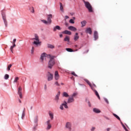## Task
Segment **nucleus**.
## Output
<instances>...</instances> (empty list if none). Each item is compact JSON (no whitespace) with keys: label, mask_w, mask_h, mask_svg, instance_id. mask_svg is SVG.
I'll return each instance as SVG.
<instances>
[{"label":"nucleus","mask_w":131,"mask_h":131,"mask_svg":"<svg viewBox=\"0 0 131 131\" xmlns=\"http://www.w3.org/2000/svg\"><path fill=\"white\" fill-rule=\"evenodd\" d=\"M44 89H45V91H47V84L45 85Z\"/></svg>","instance_id":"45"},{"label":"nucleus","mask_w":131,"mask_h":131,"mask_svg":"<svg viewBox=\"0 0 131 131\" xmlns=\"http://www.w3.org/2000/svg\"><path fill=\"white\" fill-rule=\"evenodd\" d=\"M70 23H71L72 24H74V20L72 19H71L70 20Z\"/></svg>","instance_id":"38"},{"label":"nucleus","mask_w":131,"mask_h":131,"mask_svg":"<svg viewBox=\"0 0 131 131\" xmlns=\"http://www.w3.org/2000/svg\"><path fill=\"white\" fill-rule=\"evenodd\" d=\"M69 18V16H66V19H68Z\"/></svg>","instance_id":"51"},{"label":"nucleus","mask_w":131,"mask_h":131,"mask_svg":"<svg viewBox=\"0 0 131 131\" xmlns=\"http://www.w3.org/2000/svg\"><path fill=\"white\" fill-rule=\"evenodd\" d=\"M2 15L5 26L6 27H8V21H7V19L6 18V14L4 12V10L2 11Z\"/></svg>","instance_id":"5"},{"label":"nucleus","mask_w":131,"mask_h":131,"mask_svg":"<svg viewBox=\"0 0 131 131\" xmlns=\"http://www.w3.org/2000/svg\"><path fill=\"white\" fill-rule=\"evenodd\" d=\"M94 37L95 38V40H97V39H98V38H99V36L98 35V32H97L96 31H94Z\"/></svg>","instance_id":"19"},{"label":"nucleus","mask_w":131,"mask_h":131,"mask_svg":"<svg viewBox=\"0 0 131 131\" xmlns=\"http://www.w3.org/2000/svg\"><path fill=\"white\" fill-rule=\"evenodd\" d=\"M93 111L95 113H101V111H100V110H99L98 108H94Z\"/></svg>","instance_id":"28"},{"label":"nucleus","mask_w":131,"mask_h":131,"mask_svg":"<svg viewBox=\"0 0 131 131\" xmlns=\"http://www.w3.org/2000/svg\"><path fill=\"white\" fill-rule=\"evenodd\" d=\"M114 116H115V117H116V118L118 119V120H119L120 121V118H119V117H118V116H117V115L115 114H113Z\"/></svg>","instance_id":"32"},{"label":"nucleus","mask_w":131,"mask_h":131,"mask_svg":"<svg viewBox=\"0 0 131 131\" xmlns=\"http://www.w3.org/2000/svg\"><path fill=\"white\" fill-rule=\"evenodd\" d=\"M16 39H14L13 42H12V43H15V42H16Z\"/></svg>","instance_id":"46"},{"label":"nucleus","mask_w":131,"mask_h":131,"mask_svg":"<svg viewBox=\"0 0 131 131\" xmlns=\"http://www.w3.org/2000/svg\"><path fill=\"white\" fill-rule=\"evenodd\" d=\"M55 84H56V85H57L58 86H60V84H59V82H58V81H56L55 82Z\"/></svg>","instance_id":"41"},{"label":"nucleus","mask_w":131,"mask_h":131,"mask_svg":"<svg viewBox=\"0 0 131 131\" xmlns=\"http://www.w3.org/2000/svg\"><path fill=\"white\" fill-rule=\"evenodd\" d=\"M38 121V118L37 117H35V119H34V122L35 123H37V122Z\"/></svg>","instance_id":"34"},{"label":"nucleus","mask_w":131,"mask_h":131,"mask_svg":"<svg viewBox=\"0 0 131 131\" xmlns=\"http://www.w3.org/2000/svg\"><path fill=\"white\" fill-rule=\"evenodd\" d=\"M84 5L85 7L88 9V11L90 12L91 13L93 12V7H92V5L89 2H86L84 0H82Z\"/></svg>","instance_id":"2"},{"label":"nucleus","mask_w":131,"mask_h":131,"mask_svg":"<svg viewBox=\"0 0 131 131\" xmlns=\"http://www.w3.org/2000/svg\"><path fill=\"white\" fill-rule=\"evenodd\" d=\"M88 105H89V107H91V102H90V101H88Z\"/></svg>","instance_id":"48"},{"label":"nucleus","mask_w":131,"mask_h":131,"mask_svg":"<svg viewBox=\"0 0 131 131\" xmlns=\"http://www.w3.org/2000/svg\"><path fill=\"white\" fill-rule=\"evenodd\" d=\"M49 116L51 118V120H53V119H54V114L53 113H52V112L49 111Z\"/></svg>","instance_id":"21"},{"label":"nucleus","mask_w":131,"mask_h":131,"mask_svg":"<svg viewBox=\"0 0 131 131\" xmlns=\"http://www.w3.org/2000/svg\"><path fill=\"white\" fill-rule=\"evenodd\" d=\"M59 5H60V11L61 12H64V9H63V4H62L61 3H60Z\"/></svg>","instance_id":"26"},{"label":"nucleus","mask_w":131,"mask_h":131,"mask_svg":"<svg viewBox=\"0 0 131 131\" xmlns=\"http://www.w3.org/2000/svg\"><path fill=\"white\" fill-rule=\"evenodd\" d=\"M54 78L55 80H58L59 78H60V75H59V73L57 71L55 72Z\"/></svg>","instance_id":"12"},{"label":"nucleus","mask_w":131,"mask_h":131,"mask_svg":"<svg viewBox=\"0 0 131 131\" xmlns=\"http://www.w3.org/2000/svg\"><path fill=\"white\" fill-rule=\"evenodd\" d=\"M75 47H77V45H76Z\"/></svg>","instance_id":"57"},{"label":"nucleus","mask_w":131,"mask_h":131,"mask_svg":"<svg viewBox=\"0 0 131 131\" xmlns=\"http://www.w3.org/2000/svg\"><path fill=\"white\" fill-rule=\"evenodd\" d=\"M34 53V47H32V49L31 50V54L32 55H33Z\"/></svg>","instance_id":"33"},{"label":"nucleus","mask_w":131,"mask_h":131,"mask_svg":"<svg viewBox=\"0 0 131 131\" xmlns=\"http://www.w3.org/2000/svg\"><path fill=\"white\" fill-rule=\"evenodd\" d=\"M124 128L126 131H128V130H127V129L126 128V127H125V126H124Z\"/></svg>","instance_id":"49"},{"label":"nucleus","mask_w":131,"mask_h":131,"mask_svg":"<svg viewBox=\"0 0 131 131\" xmlns=\"http://www.w3.org/2000/svg\"><path fill=\"white\" fill-rule=\"evenodd\" d=\"M64 41H68L69 42L70 40V38L68 36H66L64 39Z\"/></svg>","instance_id":"29"},{"label":"nucleus","mask_w":131,"mask_h":131,"mask_svg":"<svg viewBox=\"0 0 131 131\" xmlns=\"http://www.w3.org/2000/svg\"><path fill=\"white\" fill-rule=\"evenodd\" d=\"M60 92H58V93H57V95H56V96H55V101H56L57 102H58V101H59V97H60Z\"/></svg>","instance_id":"20"},{"label":"nucleus","mask_w":131,"mask_h":131,"mask_svg":"<svg viewBox=\"0 0 131 131\" xmlns=\"http://www.w3.org/2000/svg\"><path fill=\"white\" fill-rule=\"evenodd\" d=\"M51 122V120H48L47 122V127H46V129L47 130H49V129H51V128H52V124H51L50 123Z\"/></svg>","instance_id":"9"},{"label":"nucleus","mask_w":131,"mask_h":131,"mask_svg":"<svg viewBox=\"0 0 131 131\" xmlns=\"http://www.w3.org/2000/svg\"><path fill=\"white\" fill-rule=\"evenodd\" d=\"M104 101L105 102H106V103H107V104H109V101H108V99H107L106 98H104Z\"/></svg>","instance_id":"43"},{"label":"nucleus","mask_w":131,"mask_h":131,"mask_svg":"<svg viewBox=\"0 0 131 131\" xmlns=\"http://www.w3.org/2000/svg\"><path fill=\"white\" fill-rule=\"evenodd\" d=\"M85 32L86 33H89V34H92V33H93V32L92 31V29L91 28H86Z\"/></svg>","instance_id":"18"},{"label":"nucleus","mask_w":131,"mask_h":131,"mask_svg":"<svg viewBox=\"0 0 131 131\" xmlns=\"http://www.w3.org/2000/svg\"><path fill=\"white\" fill-rule=\"evenodd\" d=\"M74 102V98L73 97H69L67 103L70 104V103H73Z\"/></svg>","instance_id":"14"},{"label":"nucleus","mask_w":131,"mask_h":131,"mask_svg":"<svg viewBox=\"0 0 131 131\" xmlns=\"http://www.w3.org/2000/svg\"><path fill=\"white\" fill-rule=\"evenodd\" d=\"M76 51H78V50H76Z\"/></svg>","instance_id":"58"},{"label":"nucleus","mask_w":131,"mask_h":131,"mask_svg":"<svg viewBox=\"0 0 131 131\" xmlns=\"http://www.w3.org/2000/svg\"><path fill=\"white\" fill-rule=\"evenodd\" d=\"M47 56H48V55H47V53H43L41 54L40 60H41V62H42V63L43 62V60L47 58Z\"/></svg>","instance_id":"10"},{"label":"nucleus","mask_w":131,"mask_h":131,"mask_svg":"<svg viewBox=\"0 0 131 131\" xmlns=\"http://www.w3.org/2000/svg\"><path fill=\"white\" fill-rule=\"evenodd\" d=\"M95 93L96 96H97V98H98L99 100H100V99H101L100 98V95H99V93H98V91H96V90H95L94 87H93V89H92Z\"/></svg>","instance_id":"17"},{"label":"nucleus","mask_w":131,"mask_h":131,"mask_svg":"<svg viewBox=\"0 0 131 131\" xmlns=\"http://www.w3.org/2000/svg\"><path fill=\"white\" fill-rule=\"evenodd\" d=\"M9 76L8 74H6L4 76L5 79H9Z\"/></svg>","instance_id":"35"},{"label":"nucleus","mask_w":131,"mask_h":131,"mask_svg":"<svg viewBox=\"0 0 131 131\" xmlns=\"http://www.w3.org/2000/svg\"><path fill=\"white\" fill-rule=\"evenodd\" d=\"M66 25H68V24H66Z\"/></svg>","instance_id":"56"},{"label":"nucleus","mask_w":131,"mask_h":131,"mask_svg":"<svg viewBox=\"0 0 131 131\" xmlns=\"http://www.w3.org/2000/svg\"><path fill=\"white\" fill-rule=\"evenodd\" d=\"M77 95L76 93H74L73 95L71 96L72 97H73L74 99V97H75Z\"/></svg>","instance_id":"40"},{"label":"nucleus","mask_w":131,"mask_h":131,"mask_svg":"<svg viewBox=\"0 0 131 131\" xmlns=\"http://www.w3.org/2000/svg\"><path fill=\"white\" fill-rule=\"evenodd\" d=\"M33 40H35L36 41H34L33 42V45H35L37 47L38 45L40 46V43H41V42L39 41V37H38V35H37V34H35V38L32 39Z\"/></svg>","instance_id":"4"},{"label":"nucleus","mask_w":131,"mask_h":131,"mask_svg":"<svg viewBox=\"0 0 131 131\" xmlns=\"http://www.w3.org/2000/svg\"><path fill=\"white\" fill-rule=\"evenodd\" d=\"M18 80H19V77H15L13 82H17Z\"/></svg>","instance_id":"36"},{"label":"nucleus","mask_w":131,"mask_h":131,"mask_svg":"<svg viewBox=\"0 0 131 131\" xmlns=\"http://www.w3.org/2000/svg\"><path fill=\"white\" fill-rule=\"evenodd\" d=\"M19 103H21V100L20 99H19Z\"/></svg>","instance_id":"55"},{"label":"nucleus","mask_w":131,"mask_h":131,"mask_svg":"<svg viewBox=\"0 0 131 131\" xmlns=\"http://www.w3.org/2000/svg\"><path fill=\"white\" fill-rule=\"evenodd\" d=\"M71 74H72V75H74V76L77 77V75H76V74H75V72H72Z\"/></svg>","instance_id":"39"},{"label":"nucleus","mask_w":131,"mask_h":131,"mask_svg":"<svg viewBox=\"0 0 131 131\" xmlns=\"http://www.w3.org/2000/svg\"><path fill=\"white\" fill-rule=\"evenodd\" d=\"M54 65H55V59H54L53 56H51L48 63V68L52 69Z\"/></svg>","instance_id":"3"},{"label":"nucleus","mask_w":131,"mask_h":131,"mask_svg":"<svg viewBox=\"0 0 131 131\" xmlns=\"http://www.w3.org/2000/svg\"><path fill=\"white\" fill-rule=\"evenodd\" d=\"M68 29H69V30H71V31H74V32H75L76 31V30H77V29H76L75 27H73V26L69 27Z\"/></svg>","instance_id":"16"},{"label":"nucleus","mask_w":131,"mask_h":131,"mask_svg":"<svg viewBox=\"0 0 131 131\" xmlns=\"http://www.w3.org/2000/svg\"><path fill=\"white\" fill-rule=\"evenodd\" d=\"M61 30V28L59 26H56L53 28V31H56V30Z\"/></svg>","instance_id":"23"},{"label":"nucleus","mask_w":131,"mask_h":131,"mask_svg":"<svg viewBox=\"0 0 131 131\" xmlns=\"http://www.w3.org/2000/svg\"><path fill=\"white\" fill-rule=\"evenodd\" d=\"M13 45L11 46L10 48V50L12 53H13V49H14V48H15V47H16V44L15 43H13Z\"/></svg>","instance_id":"24"},{"label":"nucleus","mask_w":131,"mask_h":131,"mask_svg":"<svg viewBox=\"0 0 131 131\" xmlns=\"http://www.w3.org/2000/svg\"><path fill=\"white\" fill-rule=\"evenodd\" d=\"M48 81H51V80H53V78H54V76L53 74H51V73L48 72L47 74Z\"/></svg>","instance_id":"8"},{"label":"nucleus","mask_w":131,"mask_h":131,"mask_svg":"<svg viewBox=\"0 0 131 131\" xmlns=\"http://www.w3.org/2000/svg\"><path fill=\"white\" fill-rule=\"evenodd\" d=\"M74 39L75 41H77V40H78V39H79V36L78 35V33H75V34L74 35Z\"/></svg>","instance_id":"15"},{"label":"nucleus","mask_w":131,"mask_h":131,"mask_svg":"<svg viewBox=\"0 0 131 131\" xmlns=\"http://www.w3.org/2000/svg\"><path fill=\"white\" fill-rule=\"evenodd\" d=\"M63 34H68V35H71V32L68 30H65L64 31L62 32Z\"/></svg>","instance_id":"22"},{"label":"nucleus","mask_w":131,"mask_h":131,"mask_svg":"<svg viewBox=\"0 0 131 131\" xmlns=\"http://www.w3.org/2000/svg\"><path fill=\"white\" fill-rule=\"evenodd\" d=\"M95 129H96V127H93L92 128V129H91V130H92V131H94Z\"/></svg>","instance_id":"44"},{"label":"nucleus","mask_w":131,"mask_h":131,"mask_svg":"<svg viewBox=\"0 0 131 131\" xmlns=\"http://www.w3.org/2000/svg\"><path fill=\"white\" fill-rule=\"evenodd\" d=\"M66 51H67V52H74V51H73V50H72V49L71 48H66Z\"/></svg>","instance_id":"31"},{"label":"nucleus","mask_w":131,"mask_h":131,"mask_svg":"<svg viewBox=\"0 0 131 131\" xmlns=\"http://www.w3.org/2000/svg\"><path fill=\"white\" fill-rule=\"evenodd\" d=\"M47 47L49 49H54L55 46L52 44H48Z\"/></svg>","instance_id":"25"},{"label":"nucleus","mask_w":131,"mask_h":131,"mask_svg":"<svg viewBox=\"0 0 131 131\" xmlns=\"http://www.w3.org/2000/svg\"><path fill=\"white\" fill-rule=\"evenodd\" d=\"M59 36H60V37H63V35L62 34H60Z\"/></svg>","instance_id":"53"},{"label":"nucleus","mask_w":131,"mask_h":131,"mask_svg":"<svg viewBox=\"0 0 131 131\" xmlns=\"http://www.w3.org/2000/svg\"><path fill=\"white\" fill-rule=\"evenodd\" d=\"M84 81H85V82H86V83H88L89 84V85L90 86L91 89L92 90H94V87L95 88H97V86L96 85V84H93V85L91 83V82H90V81H89V80L85 79H84Z\"/></svg>","instance_id":"6"},{"label":"nucleus","mask_w":131,"mask_h":131,"mask_svg":"<svg viewBox=\"0 0 131 131\" xmlns=\"http://www.w3.org/2000/svg\"><path fill=\"white\" fill-rule=\"evenodd\" d=\"M63 97H65L66 98H68L69 97V95L67 92L63 93Z\"/></svg>","instance_id":"30"},{"label":"nucleus","mask_w":131,"mask_h":131,"mask_svg":"<svg viewBox=\"0 0 131 131\" xmlns=\"http://www.w3.org/2000/svg\"><path fill=\"white\" fill-rule=\"evenodd\" d=\"M17 94L19 96V98L22 99V87L19 86L17 90Z\"/></svg>","instance_id":"11"},{"label":"nucleus","mask_w":131,"mask_h":131,"mask_svg":"<svg viewBox=\"0 0 131 131\" xmlns=\"http://www.w3.org/2000/svg\"><path fill=\"white\" fill-rule=\"evenodd\" d=\"M110 129H111L110 128H107L106 129V130H107V131H110Z\"/></svg>","instance_id":"50"},{"label":"nucleus","mask_w":131,"mask_h":131,"mask_svg":"<svg viewBox=\"0 0 131 131\" xmlns=\"http://www.w3.org/2000/svg\"><path fill=\"white\" fill-rule=\"evenodd\" d=\"M67 103L66 101H64L63 103L61 104V105L60 106V109L61 110H64V107L63 106L66 108V109H68V106L67 105Z\"/></svg>","instance_id":"7"},{"label":"nucleus","mask_w":131,"mask_h":131,"mask_svg":"<svg viewBox=\"0 0 131 131\" xmlns=\"http://www.w3.org/2000/svg\"><path fill=\"white\" fill-rule=\"evenodd\" d=\"M11 67H12V64H9L8 66L7 69H8V71H10V70H11Z\"/></svg>","instance_id":"37"},{"label":"nucleus","mask_w":131,"mask_h":131,"mask_svg":"<svg viewBox=\"0 0 131 131\" xmlns=\"http://www.w3.org/2000/svg\"><path fill=\"white\" fill-rule=\"evenodd\" d=\"M32 11H31L32 13H34V9L33 8V7L31 8Z\"/></svg>","instance_id":"47"},{"label":"nucleus","mask_w":131,"mask_h":131,"mask_svg":"<svg viewBox=\"0 0 131 131\" xmlns=\"http://www.w3.org/2000/svg\"><path fill=\"white\" fill-rule=\"evenodd\" d=\"M24 116H25V114L24 113V112H23L22 114V115H21L22 119H23V118H24Z\"/></svg>","instance_id":"42"},{"label":"nucleus","mask_w":131,"mask_h":131,"mask_svg":"<svg viewBox=\"0 0 131 131\" xmlns=\"http://www.w3.org/2000/svg\"><path fill=\"white\" fill-rule=\"evenodd\" d=\"M81 27H84V26L86 25V21L85 20H83L81 22Z\"/></svg>","instance_id":"27"},{"label":"nucleus","mask_w":131,"mask_h":131,"mask_svg":"<svg viewBox=\"0 0 131 131\" xmlns=\"http://www.w3.org/2000/svg\"><path fill=\"white\" fill-rule=\"evenodd\" d=\"M33 129L34 130H35L36 129V127H33Z\"/></svg>","instance_id":"52"},{"label":"nucleus","mask_w":131,"mask_h":131,"mask_svg":"<svg viewBox=\"0 0 131 131\" xmlns=\"http://www.w3.org/2000/svg\"><path fill=\"white\" fill-rule=\"evenodd\" d=\"M52 18H53L52 14L47 15V21L46 20H41V22L47 25H50L52 24Z\"/></svg>","instance_id":"1"},{"label":"nucleus","mask_w":131,"mask_h":131,"mask_svg":"<svg viewBox=\"0 0 131 131\" xmlns=\"http://www.w3.org/2000/svg\"><path fill=\"white\" fill-rule=\"evenodd\" d=\"M66 127L67 128H68L69 131H70V130H72L71 129V123H70V122H67V123H66Z\"/></svg>","instance_id":"13"},{"label":"nucleus","mask_w":131,"mask_h":131,"mask_svg":"<svg viewBox=\"0 0 131 131\" xmlns=\"http://www.w3.org/2000/svg\"><path fill=\"white\" fill-rule=\"evenodd\" d=\"M61 85H64V83H61Z\"/></svg>","instance_id":"54"}]
</instances>
